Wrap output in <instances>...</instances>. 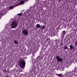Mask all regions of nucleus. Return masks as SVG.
Segmentation results:
<instances>
[{"label":"nucleus","mask_w":77,"mask_h":77,"mask_svg":"<svg viewBox=\"0 0 77 77\" xmlns=\"http://www.w3.org/2000/svg\"><path fill=\"white\" fill-rule=\"evenodd\" d=\"M64 69L63 68L61 67L60 70L61 71H63Z\"/></svg>","instance_id":"f8f14e48"},{"label":"nucleus","mask_w":77,"mask_h":77,"mask_svg":"<svg viewBox=\"0 0 77 77\" xmlns=\"http://www.w3.org/2000/svg\"><path fill=\"white\" fill-rule=\"evenodd\" d=\"M22 15V14L21 13H20L18 14V15Z\"/></svg>","instance_id":"a211bd4d"},{"label":"nucleus","mask_w":77,"mask_h":77,"mask_svg":"<svg viewBox=\"0 0 77 77\" xmlns=\"http://www.w3.org/2000/svg\"><path fill=\"white\" fill-rule=\"evenodd\" d=\"M6 29H7V30H8V29L7 28H5Z\"/></svg>","instance_id":"4be33fe9"},{"label":"nucleus","mask_w":77,"mask_h":77,"mask_svg":"<svg viewBox=\"0 0 77 77\" xmlns=\"http://www.w3.org/2000/svg\"><path fill=\"white\" fill-rule=\"evenodd\" d=\"M56 59L57 61L58 62H62L63 60L62 58H60V57L59 56H57L56 57Z\"/></svg>","instance_id":"7ed1b4c3"},{"label":"nucleus","mask_w":77,"mask_h":77,"mask_svg":"<svg viewBox=\"0 0 77 77\" xmlns=\"http://www.w3.org/2000/svg\"><path fill=\"white\" fill-rule=\"evenodd\" d=\"M63 33H65L66 32H65V31H63Z\"/></svg>","instance_id":"412c9836"},{"label":"nucleus","mask_w":77,"mask_h":77,"mask_svg":"<svg viewBox=\"0 0 77 77\" xmlns=\"http://www.w3.org/2000/svg\"><path fill=\"white\" fill-rule=\"evenodd\" d=\"M45 27L44 26H41V27L40 28L41 29L43 30L44 29H45Z\"/></svg>","instance_id":"9b49d317"},{"label":"nucleus","mask_w":77,"mask_h":77,"mask_svg":"<svg viewBox=\"0 0 77 77\" xmlns=\"http://www.w3.org/2000/svg\"><path fill=\"white\" fill-rule=\"evenodd\" d=\"M61 75H62V74H60L58 75V76L59 77H60V76H61Z\"/></svg>","instance_id":"aec40b11"},{"label":"nucleus","mask_w":77,"mask_h":77,"mask_svg":"<svg viewBox=\"0 0 77 77\" xmlns=\"http://www.w3.org/2000/svg\"><path fill=\"white\" fill-rule=\"evenodd\" d=\"M0 41H2V42H5V40L3 38H1L0 40Z\"/></svg>","instance_id":"9d476101"},{"label":"nucleus","mask_w":77,"mask_h":77,"mask_svg":"<svg viewBox=\"0 0 77 77\" xmlns=\"http://www.w3.org/2000/svg\"><path fill=\"white\" fill-rule=\"evenodd\" d=\"M11 26L12 29H15L18 26V22L15 19H11Z\"/></svg>","instance_id":"f257e3e1"},{"label":"nucleus","mask_w":77,"mask_h":77,"mask_svg":"<svg viewBox=\"0 0 77 77\" xmlns=\"http://www.w3.org/2000/svg\"><path fill=\"white\" fill-rule=\"evenodd\" d=\"M35 2L36 3H37V4H39L41 2L39 1V0H37Z\"/></svg>","instance_id":"1a4fd4ad"},{"label":"nucleus","mask_w":77,"mask_h":77,"mask_svg":"<svg viewBox=\"0 0 77 77\" xmlns=\"http://www.w3.org/2000/svg\"><path fill=\"white\" fill-rule=\"evenodd\" d=\"M14 43H15V44H18V42L17 41H14Z\"/></svg>","instance_id":"4468645a"},{"label":"nucleus","mask_w":77,"mask_h":77,"mask_svg":"<svg viewBox=\"0 0 77 77\" xmlns=\"http://www.w3.org/2000/svg\"><path fill=\"white\" fill-rule=\"evenodd\" d=\"M72 76H72H73V75H71V76H70V77Z\"/></svg>","instance_id":"5701e85b"},{"label":"nucleus","mask_w":77,"mask_h":77,"mask_svg":"<svg viewBox=\"0 0 77 77\" xmlns=\"http://www.w3.org/2000/svg\"><path fill=\"white\" fill-rule=\"evenodd\" d=\"M41 27V26L39 24H37L36 25V27L37 28V29H39V28H40Z\"/></svg>","instance_id":"0eeeda50"},{"label":"nucleus","mask_w":77,"mask_h":77,"mask_svg":"<svg viewBox=\"0 0 77 77\" xmlns=\"http://www.w3.org/2000/svg\"><path fill=\"white\" fill-rule=\"evenodd\" d=\"M72 62H74V61H72Z\"/></svg>","instance_id":"b1692460"},{"label":"nucleus","mask_w":77,"mask_h":77,"mask_svg":"<svg viewBox=\"0 0 77 77\" xmlns=\"http://www.w3.org/2000/svg\"><path fill=\"white\" fill-rule=\"evenodd\" d=\"M5 14V11L4 10L0 11V17H1V15H3Z\"/></svg>","instance_id":"39448f33"},{"label":"nucleus","mask_w":77,"mask_h":77,"mask_svg":"<svg viewBox=\"0 0 77 77\" xmlns=\"http://www.w3.org/2000/svg\"><path fill=\"white\" fill-rule=\"evenodd\" d=\"M25 62V61L24 60H22L20 62V66L21 68H24L26 65V62Z\"/></svg>","instance_id":"f03ea898"},{"label":"nucleus","mask_w":77,"mask_h":77,"mask_svg":"<svg viewBox=\"0 0 77 77\" xmlns=\"http://www.w3.org/2000/svg\"><path fill=\"white\" fill-rule=\"evenodd\" d=\"M32 70L33 69H35V67H34V66H33L32 67Z\"/></svg>","instance_id":"6ab92c4d"},{"label":"nucleus","mask_w":77,"mask_h":77,"mask_svg":"<svg viewBox=\"0 0 77 77\" xmlns=\"http://www.w3.org/2000/svg\"><path fill=\"white\" fill-rule=\"evenodd\" d=\"M22 33L24 34L25 35H27L29 34V32H28V31L26 30H23L22 32Z\"/></svg>","instance_id":"20e7f679"},{"label":"nucleus","mask_w":77,"mask_h":77,"mask_svg":"<svg viewBox=\"0 0 77 77\" xmlns=\"http://www.w3.org/2000/svg\"><path fill=\"white\" fill-rule=\"evenodd\" d=\"M75 44L77 46V41L76 42H75Z\"/></svg>","instance_id":"f3484780"},{"label":"nucleus","mask_w":77,"mask_h":77,"mask_svg":"<svg viewBox=\"0 0 77 77\" xmlns=\"http://www.w3.org/2000/svg\"><path fill=\"white\" fill-rule=\"evenodd\" d=\"M24 3V1H21L19 3V5H23Z\"/></svg>","instance_id":"6e6552de"},{"label":"nucleus","mask_w":77,"mask_h":77,"mask_svg":"<svg viewBox=\"0 0 77 77\" xmlns=\"http://www.w3.org/2000/svg\"><path fill=\"white\" fill-rule=\"evenodd\" d=\"M69 47H70V48H71V49H72L73 47H72V45H70Z\"/></svg>","instance_id":"2eb2a0df"},{"label":"nucleus","mask_w":77,"mask_h":77,"mask_svg":"<svg viewBox=\"0 0 77 77\" xmlns=\"http://www.w3.org/2000/svg\"><path fill=\"white\" fill-rule=\"evenodd\" d=\"M64 49H68V47H67V46H65L64 47Z\"/></svg>","instance_id":"ddd939ff"},{"label":"nucleus","mask_w":77,"mask_h":77,"mask_svg":"<svg viewBox=\"0 0 77 77\" xmlns=\"http://www.w3.org/2000/svg\"><path fill=\"white\" fill-rule=\"evenodd\" d=\"M13 6H11L10 8H9V9H12V8H13Z\"/></svg>","instance_id":"dca6fc26"},{"label":"nucleus","mask_w":77,"mask_h":77,"mask_svg":"<svg viewBox=\"0 0 77 77\" xmlns=\"http://www.w3.org/2000/svg\"><path fill=\"white\" fill-rule=\"evenodd\" d=\"M73 71V72H75L73 74L75 76V75H76V76H77V68L76 69H74Z\"/></svg>","instance_id":"423d86ee"}]
</instances>
